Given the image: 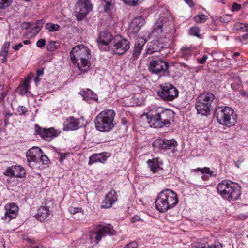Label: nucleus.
<instances>
[{
	"label": "nucleus",
	"mask_w": 248,
	"mask_h": 248,
	"mask_svg": "<svg viewBox=\"0 0 248 248\" xmlns=\"http://www.w3.org/2000/svg\"><path fill=\"white\" fill-rule=\"evenodd\" d=\"M90 50L83 45L74 47L71 50L70 56L73 63H78L79 69L83 72L88 71L91 63L88 61Z\"/></svg>",
	"instance_id": "obj_1"
},
{
	"label": "nucleus",
	"mask_w": 248,
	"mask_h": 248,
	"mask_svg": "<svg viewBox=\"0 0 248 248\" xmlns=\"http://www.w3.org/2000/svg\"><path fill=\"white\" fill-rule=\"evenodd\" d=\"M147 119L155 127H162L170 124L174 117L173 112L170 109L159 107L146 114Z\"/></svg>",
	"instance_id": "obj_2"
},
{
	"label": "nucleus",
	"mask_w": 248,
	"mask_h": 248,
	"mask_svg": "<svg viewBox=\"0 0 248 248\" xmlns=\"http://www.w3.org/2000/svg\"><path fill=\"white\" fill-rule=\"evenodd\" d=\"M155 202V207L159 212H165L175 206L178 202V199L175 192L167 189L158 194Z\"/></svg>",
	"instance_id": "obj_3"
},
{
	"label": "nucleus",
	"mask_w": 248,
	"mask_h": 248,
	"mask_svg": "<svg viewBox=\"0 0 248 248\" xmlns=\"http://www.w3.org/2000/svg\"><path fill=\"white\" fill-rule=\"evenodd\" d=\"M115 112L112 109H107L98 114L95 119L96 129L102 132H108L112 129L114 125Z\"/></svg>",
	"instance_id": "obj_4"
},
{
	"label": "nucleus",
	"mask_w": 248,
	"mask_h": 248,
	"mask_svg": "<svg viewBox=\"0 0 248 248\" xmlns=\"http://www.w3.org/2000/svg\"><path fill=\"white\" fill-rule=\"evenodd\" d=\"M217 121L220 124L227 126H233L237 122V114L229 107H219L215 111Z\"/></svg>",
	"instance_id": "obj_5"
},
{
	"label": "nucleus",
	"mask_w": 248,
	"mask_h": 248,
	"mask_svg": "<svg viewBox=\"0 0 248 248\" xmlns=\"http://www.w3.org/2000/svg\"><path fill=\"white\" fill-rule=\"evenodd\" d=\"M217 188L221 196L227 200H236L241 195L238 186L230 181H222L217 185Z\"/></svg>",
	"instance_id": "obj_6"
},
{
	"label": "nucleus",
	"mask_w": 248,
	"mask_h": 248,
	"mask_svg": "<svg viewBox=\"0 0 248 248\" xmlns=\"http://www.w3.org/2000/svg\"><path fill=\"white\" fill-rule=\"evenodd\" d=\"M215 99V95L210 93L201 94L197 98L196 108L198 114L207 116L210 114L212 103Z\"/></svg>",
	"instance_id": "obj_7"
},
{
	"label": "nucleus",
	"mask_w": 248,
	"mask_h": 248,
	"mask_svg": "<svg viewBox=\"0 0 248 248\" xmlns=\"http://www.w3.org/2000/svg\"><path fill=\"white\" fill-rule=\"evenodd\" d=\"M116 232L110 224L99 225L89 232V238L91 242L97 244L101 239L107 234L110 236L116 234Z\"/></svg>",
	"instance_id": "obj_8"
},
{
	"label": "nucleus",
	"mask_w": 248,
	"mask_h": 248,
	"mask_svg": "<svg viewBox=\"0 0 248 248\" xmlns=\"http://www.w3.org/2000/svg\"><path fill=\"white\" fill-rule=\"evenodd\" d=\"M161 90L157 92V95L164 101H172L178 95L179 92L176 87L170 83L161 85Z\"/></svg>",
	"instance_id": "obj_9"
},
{
	"label": "nucleus",
	"mask_w": 248,
	"mask_h": 248,
	"mask_svg": "<svg viewBox=\"0 0 248 248\" xmlns=\"http://www.w3.org/2000/svg\"><path fill=\"white\" fill-rule=\"evenodd\" d=\"M130 47V42L121 37H115L113 42L112 48L113 53L119 55L125 53Z\"/></svg>",
	"instance_id": "obj_10"
},
{
	"label": "nucleus",
	"mask_w": 248,
	"mask_h": 248,
	"mask_svg": "<svg viewBox=\"0 0 248 248\" xmlns=\"http://www.w3.org/2000/svg\"><path fill=\"white\" fill-rule=\"evenodd\" d=\"M93 6L89 0H78L76 8V16L78 20L83 19L92 10Z\"/></svg>",
	"instance_id": "obj_11"
},
{
	"label": "nucleus",
	"mask_w": 248,
	"mask_h": 248,
	"mask_svg": "<svg viewBox=\"0 0 248 248\" xmlns=\"http://www.w3.org/2000/svg\"><path fill=\"white\" fill-rule=\"evenodd\" d=\"M168 67V63L161 60H152L150 62L149 66V71L155 74L166 72Z\"/></svg>",
	"instance_id": "obj_12"
},
{
	"label": "nucleus",
	"mask_w": 248,
	"mask_h": 248,
	"mask_svg": "<svg viewBox=\"0 0 248 248\" xmlns=\"http://www.w3.org/2000/svg\"><path fill=\"white\" fill-rule=\"evenodd\" d=\"M5 212L1 218L7 222L16 217L19 208L17 205L14 202L6 204L4 206Z\"/></svg>",
	"instance_id": "obj_13"
},
{
	"label": "nucleus",
	"mask_w": 248,
	"mask_h": 248,
	"mask_svg": "<svg viewBox=\"0 0 248 248\" xmlns=\"http://www.w3.org/2000/svg\"><path fill=\"white\" fill-rule=\"evenodd\" d=\"M153 146H158V147L162 150H171L173 153L175 152L176 148L178 145L177 142L174 139L170 140L166 139H158L155 140Z\"/></svg>",
	"instance_id": "obj_14"
},
{
	"label": "nucleus",
	"mask_w": 248,
	"mask_h": 248,
	"mask_svg": "<svg viewBox=\"0 0 248 248\" xmlns=\"http://www.w3.org/2000/svg\"><path fill=\"white\" fill-rule=\"evenodd\" d=\"M3 174L10 177L23 178L26 175V171L22 166L15 165L7 167Z\"/></svg>",
	"instance_id": "obj_15"
},
{
	"label": "nucleus",
	"mask_w": 248,
	"mask_h": 248,
	"mask_svg": "<svg viewBox=\"0 0 248 248\" xmlns=\"http://www.w3.org/2000/svg\"><path fill=\"white\" fill-rule=\"evenodd\" d=\"M42 152V150L38 147H33L29 149L26 153L27 162H39V157Z\"/></svg>",
	"instance_id": "obj_16"
},
{
	"label": "nucleus",
	"mask_w": 248,
	"mask_h": 248,
	"mask_svg": "<svg viewBox=\"0 0 248 248\" xmlns=\"http://www.w3.org/2000/svg\"><path fill=\"white\" fill-rule=\"evenodd\" d=\"M117 200L116 192L114 190H111L108 194L106 195L105 198L102 202L101 206L103 208H110Z\"/></svg>",
	"instance_id": "obj_17"
},
{
	"label": "nucleus",
	"mask_w": 248,
	"mask_h": 248,
	"mask_svg": "<svg viewBox=\"0 0 248 248\" xmlns=\"http://www.w3.org/2000/svg\"><path fill=\"white\" fill-rule=\"evenodd\" d=\"M145 23V19L141 16L136 17L131 22L129 28V31L134 33H137Z\"/></svg>",
	"instance_id": "obj_18"
},
{
	"label": "nucleus",
	"mask_w": 248,
	"mask_h": 248,
	"mask_svg": "<svg viewBox=\"0 0 248 248\" xmlns=\"http://www.w3.org/2000/svg\"><path fill=\"white\" fill-rule=\"evenodd\" d=\"M164 47L161 39L153 40L148 44L145 54H150L159 51Z\"/></svg>",
	"instance_id": "obj_19"
},
{
	"label": "nucleus",
	"mask_w": 248,
	"mask_h": 248,
	"mask_svg": "<svg viewBox=\"0 0 248 248\" xmlns=\"http://www.w3.org/2000/svg\"><path fill=\"white\" fill-rule=\"evenodd\" d=\"M146 43V40L143 37H138L135 44L132 58L136 60L140 55L143 47Z\"/></svg>",
	"instance_id": "obj_20"
},
{
	"label": "nucleus",
	"mask_w": 248,
	"mask_h": 248,
	"mask_svg": "<svg viewBox=\"0 0 248 248\" xmlns=\"http://www.w3.org/2000/svg\"><path fill=\"white\" fill-rule=\"evenodd\" d=\"M112 41V36L110 32L104 31L100 32L97 39L98 44L108 46Z\"/></svg>",
	"instance_id": "obj_21"
},
{
	"label": "nucleus",
	"mask_w": 248,
	"mask_h": 248,
	"mask_svg": "<svg viewBox=\"0 0 248 248\" xmlns=\"http://www.w3.org/2000/svg\"><path fill=\"white\" fill-rule=\"evenodd\" d=\"M79 120L74 117H69L66 119L63 130L64 131L74 130L78 128Z\"/></svg>",
	"instance_id": "obj_22"
},
{
	"label": "nucleus",
	"mask_w": 248,
	"mask_h": 248,
	"mask_svg": "<svg viewBox=\"0 0 248 248\" xmlns=\"http://www.w3.org/2000/svg\"><path fill=\"white\" fill-rule=\"evenodd\" d=\"M49 215V210L48 207L46 206H40L36 214V218L42 221L45 220Z\"/></svg>",
	"instance_id": "obj_23"
},
{
	"label": "nucleus",
	"mask_w": 248,
	"mask_h": 248,
	"mask_svg": "<svg viewBox=\"0 0 248 248\" xmlns=\"http://www.w3.org/2000/svg\"><path fill=\"white\" fill-rule=\"evenodd\" d=\"M43 24V21L40 20H38L35 24H31L30 30H28V32L31 34V37L36 36L39 32Z\"/></svg>",
	"instance_id": "obj_24"
},
{
	"label": "nucleus",
	"mask_w": 248,
	"mask_h": 248,
	"mask_svg": "<svg viewBox=\"0 0 248 248\" xmlns=\"http://www.w3.org/2000/svg\"><path fill=\"white\" fill-rule=\"evenodd\" d=\"M147 164L151 171L153 173H155L161 168L160 166L162 163L159 161L158 158H154L152 160H148Z\"/></svg>",
	"instance_id": "obj_25"
},
{
	"label": "nucleus",
	"mask_w": 248,
	"mask_h": 248,
	"mask_svg": "<svg viewBox=\"0 0 248 248\" xmlns=\"http://www.w3.org/2000/svg\"><path fill=\"white\" fill-rule=\"evenodd\" d=\"M107 157L103 154H94L89 158V164H92L96 162L104 163Z\"/></svg>",
	"instance_id": "obj_26"
},
{
	"label": "nucleus",
	"mask_w": 248,
	"mask_h": 248,
	"mask_svg": "<svg viewBox=\"0 0 248 248\" xmlns=\"http://www.w3.org/2000/svg\"><path fill=\"white\" fill-rule=\"evenodd\" d=\"M82 96L84 97V99L88 102H89L91 100H98L97 95L89 89H87L85 92H83Z\"/></svg>",
	"instance_id": "obj_27"
},
{
	"label": "nucleus",
	"mask_w": 248,
	"mask_h": 248,
	"mask_svg": "<svg viewBox=\"0 0 248 248\" xmlns=\"http://www.w3.org/2000/svg\"><path fill=\"white\" fill-rule=\"evenodd\" d=\"M193 171H200L204 174L202 176V179L204 181L207 180L209 176L211 177L213 175V171L210 170V169L207 167L203 168H198L196 169L193 170Z\"/></svg>",
	"instance_id": "obj_28"
},
{
	"label": "nucleus",
	"mask_w": 248,
	"mask_h": 248,
	"mask_svg": "<svg viewBox=\"0 0 248 248\" xmlns=\"http://www.w3.org/2000/svg\"><path fill=\"white\" fill-rule=\"evenodd\" d=\"M57 136L55 130L53 128L46 129L43 138L46 141H50L53 137Z\"/></svg>",
	"instance_id": "obj_29"
},
{
	"label": "nucleus",
	"mask_w": 248,
	"mask_h": 248,
	"mask_svg": "<svg viewBox=\"0 0 248 248\" xmlns=\"http://www.w3.org/2000/svg\"><path fill=\"white\" fill-rule=\"evenodd\" d=\"M30 87V79H26L19 87V93L22 95H25L28 92Z\"/></svg>",
	"instance_id": "obj_30"
},
{
	"label": "nucleus",
	"mask_w": 248,
	"mask_h": 248,
	"mask_svg": "<svg viewBox=\"0 0 248 248\" xmlns=\"http://www.w3.org/2000/svg\"><path fill=\"white\" fill-rule=\"evenodd\" d=\"M46 30L51 32L58 31L60 29V26L58 24L47 23L45 25Z\"/></svg>",
	"instance_id": "obj_31"
},
{
	"label": "nucleus",
	"mask_w": 248,
	"mask_h": 248,
	"mask_svg": "<svg viewBox=\"0 0 248 248\" xmlns=\"http://www.w3.org/2000/svg\"><path fill=\"white\" fill-rule=\"evenodd\" d=\"M208 19V16L203 14H201L196 16L194 18V21L198 23H204Z\"/></svg>",
	"instance_id": "obj_32"
},
{
	"label": "nucleus",
	"mask_w": 248,
	"mask_h": 248,
	"mask_svg": "<svg viewBox=\"0 0 248 248\" xmlns=\"http://www.w3.org/2000/svg\"><path fill=\"white\" fill-rule=\"evenodd\" d=\"M189 34L191 35L200 37V29L198 27H191L189 30Z\"/></svg>",
	"instance_id": "obj_33"
},
{
	"label": "nucleus",
	"mask_w": 248,
	"mask_h": 248,
	"mask_svg": "<svg viewBox=\"0 0 248 248\" xmlns=\"http://www.w3.org/2000/svg\"><path fill=\"white\" fill-rule=\"evenodd\" d=\"M12 0H0V9H5L9 7Z\"/></svg>",
	"instance_id": "obj_34"
},
{
	"label": "nucleus",
	"mask_w": 248,
	"mask_h": 248,
	"mask_svg": "<svg viewBox=\"0 0 248 248\" xmlns=\"http://www.w3.org/2000/svg\"><path fill=\"white\" fill-rule=\"evenodd\" d=\"M182 55L184 56H189L192 53L191 49L190 47H183L181 49Z\"/></svg>",
	"instance_id": "obj_35"
},
{
	"label": "nucleus",
	"mask_w": 248,
	"mask_h": 248,
	"mask_svg": "<svg viewBox=\"0 0 248 248\" xmlns=\"http://www.w3.org/2000/svg\"><path fill=\"white\" fill-rule=\"evenodd\" d=\"M105 4L104 6V11L105 12H108L112 6V0H104Z\"/></svg>",
	"instance_id": "obj_36"
},
{
	"label": "nucleus",
	"mask_w": 248,
	"mask_h": 248,
	"mask_svg": "<svg viewBox=\"0 0 248 248\" xmlns=\"http://www.w3.org/2000/svg\"><path fill=\"white\" fill-rule=\"evenodd\" d=\"M56 42L53 41H49L47 45V49L49 51H53L56 49Z\"/></svg>",
	"instance_id": "obj_37"
},
{
	"label": "nucleus",
	"mask_w": 248,
	"mask_h": 248,
	"mask_svg": "<svg viewBox=\"0 0 248 248\" xmlns=\"http://www.w3.org/2000/svg\"><path fill=\"white\" fill-rule=\"evenodd\" d=\"M46 129H43L40 127L38 125H35V132L37 134L40 135L42 138L43 137V135L45 132Z\"/></svg>",
	"instance_id": "obj_38"
},
{
	"label": "nucleus",
	"mask_w": 248,
	"mask_h": 248,
	"mask_svg": "<svg viewBox=\"0 0 248 248\" xmlns=\"http://www.w3.org/2000/svg\"><path fill=\"white\" fill-rule=\"evenodd\" d=\"M69 212L71 214H75L79 213L83 215V211H82L81 208L78 207H70Z\"/></svg>",
	"instance_id": "obj_39"
},
{
	"label": "nucleus",
	"mask_w": 248,
	"mask_h": 248,
	"mask_svg": "<svg viewBox=\"0 0 248 248\" xmlns=\"http://www.w3.org/2000/svg\"><path fill=\"white\" fill-rule=\"evenodd\" d=\"M48 161L49 159L47 156L45 155H43V152H42L39 157V162H41L44 164H47Z\"/></svg>",
	"instance_id": "obj_40"
},
{
	"label": "nucleus",
	"mask_w": 248,
	"mask_h": 248,
	"mask_svg": "<svg viewBox=\"0 0 248 248\" xmlns=\"http://www.w3.org/2000/svg\"><path fill=\"white\" fill-rule=\"evenodd\" d=\"M231 19V16L228 14L224 15L220 17V21L222 22L227 23Z\"/></svg>",
	"instance_id": "obj_41"
},
{
	"label": "nucleus",
	"mask_w": 248,
	"mask_h": 248,
	"mask_svg": "<svg viewBox=\"0 0 248 248\" xmlns=\"http://www.w3.org/2000/svg\"><path fill=\"white\" fill-rule=\"evenodd\" d=\"M17 110L20 115H23L26 113L27 109L25 106H19L17 108Z\"/></svg>",
	"instance_id": "obj_42"
},
{
	"label": "nucleus",
	"mask_w": 248,
	"mask_h": 248,
	"mask_svg": "<svg viewBox=\"0 0 248 248\" xmlns=\"http://www.w3.org/2000/svg\"><path fill=\"white\" fill-rule=\"evenodd\" d=\"M46 44L45 39H40L38 40L36 43V46L42 48Z\"/></svg>",
	"instance_id": "obj_43"
},
{
	"label": "nucleus",
	"mask_w": 248,
	"mask_h": 248,
	"mask_svg": "<svg viewBox=\"0 0 248 248\" xmlns=\"http://www.w3.org/2000/svg\"><path fill=\"white\" fill-rule=\"evenodd\" d=\"M123 1L126 4L132 6H136L139 0H123Z\"/></svg>",
	"instance_id": "obj_44"
},
{
	"label": "nucleus",
	"mask_w": 248,
	"mask_h": 248,
	"mask_svg": "<svg viewBox=\"0 0 248 248\" xmlns=\"http://www.w3.org/2000/svg\"><path fill=\"white\" fill-rule=\"evenodd\" d=\"M138 244L136 241H132L128 243L126 246L123 248H137Z\"/></svg>",
	"instance_id": "obj_45"
},
{
	"label": "nucleus",
	"mask_w": 248,
	"mask_h": 248,
	"mask_svg": "<svg viewBox=\"0 0 248 248\" xmlns=\"http://www.w3.org/2000/svg\"><path fill=\"white\" fill-rule=\"evenodd\" d=\"M244 156L243 155H241L239 157V159L237 161H233V162H234L235 166L237 168H239L240 166V164L241 163H242L244 161Z\"/></svg>",
	"instance_id": "obj_46"
},
{
	"label": "nucleus",
	"mask_w": 248,
	"mask_h": 248,
	"mask_svg": "<svg viewBox=\"0 0 248 248\" xmlns=\"http://www.w3.org/2000/svg\"><path fill=\"white\" fill-rule=\"evenodd\" d=\"M237 26L239 29L242 30L244 31H248V24H243L241 23Z\"/></svg>",
	"instance_id": "obj_47"
},
{
	"label": "nucleus",
	"mask_w": 248,
	"mask_h": 248,
	"mask_svg": "<svg viewBox=\"0 0 248 248\" xmlns=\"http://www.w3.org/2000/svg\"><path fill=\"white\" fill-rule=\"evenodd\" d=\"M31 24L30 22H24L21 25V28L23 30H30Z\"/></svg>",
	"instance_id": "obj_48"
},
{
	"label": "nucleus",
	"mask_w": 248,
	"mask_h": 248,
	"mask_svg": "<svg viewBox=\"0 0 248 248\" xmlns=\"http://www.w3.org/2000/svg\"><path fill=\"white\" fill-rule=\"evenodd\" d=\"M207 59V55H204L202 57V58L197 59L198 62L200 64H203L205 63Z\"/></svg>",
	"instance_id": "obj_49"
},
{
	"label": "nucleus",
	"mask_w": 248,
	"mask_h": 248,
	"mask_svg": "<svg viewBox=\"0 0 248 248\" xmlns=\"http://www.w3.org/2000/svg\"><path fill=\"white\" fill-rule=\"evenodd\" d=\"M241 8V5L240 4H238L237 3H234L232 4L231 10L232 11H239Z\"/></svg>",
	"instance_id": "obj_50"
},
{
	"label": "nucleus",
	"mask_w": 248,
	"mask_h": 248,
	"mask_svg": "<svg viewBox=\"0 0 248 248\" xmlns=\"http://www.w3.org/2000/svg\"><path fill=\"white\" fill-rule=\"evenodd\" d=\"M131 221L134 223L138 221H142V220L138 216H134L131 218Z\"/></svg>",
	"instance_id": "obj_51"
},
{
	"label": "nucleus",
	"mask_w": 248,
	"mask_h": 248,
	"mask_svg": "<svg viewBox=\"0 0 248 248\" xmlns=\"http://www.w3.org/2000/svg\"><path fill=\"white\" fill-rule=\"evenodd\" d=\"M23 45L21 43H18L17 45L14 46H13V49L15 51L18 50L21 47H22Z\"/></svg>",
	"instance_id": "obj_52"
},
{
	"label": "nucleus",
	"mask_w": 248,
	"mask_h": 248,
	"mask_svg": "<svg viewBox=\"0 0 248 248\" xmlns=\"http://www.w3.org/2000/svg\"><path fill=\"white\" fill-rule=\"evenodd\" d=\"M10 45V43L9 42H6L4 44V45L2 47V49L3 50L5 49V50H8V48L9 47V46Z\"/></svg>",
	"instance_id": "obj_53"
},
{
	"label": "nucleus",
	"mask_w": 248,
	"mask_h": 248,
	"mask_svg": "<svg viewBox=\"0 0 248 248\" xmlns=\"http://www.w3.org/2000/svg\"><path fill=\"white\" fill-rule=\"evenodd\" d=\"M44 71L42 69H38L36 71V76L40 77L43 74Z\"/></svg>",
	"instance_id": "obj_54"
},
{
	"label": "nucleus",
	"mask_w": 248,
	"mask_h": 248,
	"mask_svg": "<svg viewBox=\"0 0 248 248\" xmlns=\"http://www.w3.org/2000/svg\"><path fill=\"white\" fill-rule=\"evenodd\" d=\"M8 50H3L2 49V51L0 53V55L3 56V57H7V56L8 55Z\"/></svg>",
	"instance_id": "obj_55"
},
{
	"label": "nucleus",
	"mask_w": 248,
	"mask_h": 248,
	"mask_svg": "<svg viewBox=\"0 0 248 248\" xmlns=\"http://www.w3.org/2000/svg\"><path fill=\"white\" fill-rule=\"evenodd\" d=\"M185 1L190 7L193 6V2L191 0H185Z\"/></svg>",
	"instance_id": "obj_56"
},
{
	"label": "nucleus",
	"mask_w": 248,
	"mask_h": 248,
	"mask_svg": "<svg viewBox=\"0 0 248 248\" xmlns=\"http://www.w3.org/2000/svg\"><path fill=\"white\" fill-rule=\"evenodd\" d=\"M248 217V216L244 214H240L239 215V218L241 220H245Z\"/></svg>",
	"instance_id": "obj_57"
},
{
	"label": "nucleus",
	"mask_w": 248,
	"mask_h": 248,
	"mask_svg": "<svg viewBox=\"0 0 248 248\" xmlns=\"http://www.w3.org/2000/svg\"><path fill=\"white\" fill-rule=\"evenodd\" d=\"M162 25L161 24L158 25L157 27L155 28V30H159L161 32L162 31Z\"/></svg>",
	"instance_id": "obj_58"
},
{
	"label": "nucleus",
	"mask_w": 248,
	"mask_h": 248,
	"mask_svg": "<svg viewBox=\"0 0 248 248\" xmlns=\"http://www.w3.org/2000/svg\"><path fill=\"white\" fill-rule=\"evenodd\" d=\"M24 45H29L31 44V41L29 40H25L23 42Z\"/></svg>",
	"instance_id": "obj_59"
},
{
	"label": "nucleus",
	"mask_w": 248,
	"mask_h": 248,
	"mask_svg": "<svg viewBox=\"0 0 248 248\" xmlns=\"http://www.w3.org/2000/svg\"><path fill=\"white\" fill-rule=\"evenodd\" d=\"M40 80V78L39 77L36 76L34 78V81L36 83L39 82Z\"/></svg>",
	"instance_id": "obj_60"
},
{
	"label": "nucleus",
	"mask_w": 248,
	"mask_h": 248,
	"mask_svg": "<svg viewBox=\"0 0 248 248\" xmlns=\"http://www.w3.org/2000/svg\"><path fill=\"white\" fill-rule=\"evenodd\" d=\"M240 55V53L239 52H235L233 55V58H234L235 57H237Z\"/></svg>",
	"instance_id": "obj_61"
},
{
	"label": "nucleus",
	"mask_w": 248,
	"mask_h": 248,
	"mask_svg": "<svg viewBox=\"0 0 248 248\" xmlns=\"http://www.w3.org/2000/svg\"><path fill=\"white\" fill-rule=\"evenodd\" d=\"M6 61H7L6 57H3V58L1 60V62L2 63H5Z\"/></svg>",
	"instance_id": "obj_62"
},
{
	"label": "nucleus",
	"mask_w": 248,
	"mask_h": 248,
	"mask_svg": "<svg viewBox=\"0 0 248 248\" xmlns=\"http://www.w3.org/2000/svg\"><path fill=\"white\" fill-rule=\"evenodd\" d=\"M242 37L243 38H244L245 39L248 38V33H246V34L243 35Z\"/></svg>",
	"instance_id": "obj_63"
},
{
	"label": "nucleus",
	"mask_w": 248,
	"mask_h": 248,
	"mask_svg": "<svg viewBox=\"0 0 248 248\" xmlns=\"http://www.w3.org/2000/svg\"><path fill=\"white\" fill-rule=\"evenodd\" d=\"M30 242L31 243H33L34 241L33 240H30Z\"/></svg>",
	"instance_id": "obj_64"
}]
</instances>
